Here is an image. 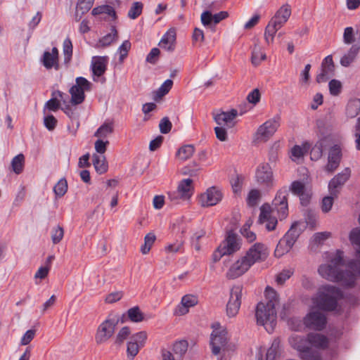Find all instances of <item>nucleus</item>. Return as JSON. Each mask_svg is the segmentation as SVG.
<instances>
[{
    "instance_id": "obj_50",
    "label": "nucleus",
    "mask_w": 360,
    "mask_h": 360,
    "mask_svg": "<svg viewBox=\"0 0 360 360\" xmlns=\"http://www.w3.org/2000/svg\"><path fill=\"white\" fill-rule=\"evenodd\" d=\"M341 156V148L339 146L335 145L332 147L329 151L328 160L331 162H337V163L340 164Z\"/></svg>"
},
{
    "instance_id": "obj_29",
    "label": "nucleus",
    "mask_w": 360,
    "mask_h": 360,
    "mask_svg": "<svg viewBox=\"0 0 360 360\" xmlns=\"http://www.w3.org/2000/svg\"><path fill=\"white\" fill-rule=\"evenodd\" d=\"M91 15H105V16L103 17L105 20H108L111 18L112 20H115L117 18L116 12L114 8L109 5H102L94 8L91 11Z\"/></svg>"
},
{
    "instance_id": "obj_31",
    "label": "nucleus",
    "mask_w": 360,
    "mask_h": 360,
    "mask_svg": "<svg viewBox=\"0 0 360 360\" xmlns=\"http://www.w3.org/2000/svg\"><path fill=\"white\" fill-rule=\"evenodd\" d=\"M90 11V0H78L75 18L76 21H79L82 18H88V12Z\"/></svg>"
},
{
    "instance_id": "obj_63",
    "label": "nucleus",
    "mask_w": 360,
    "mask_h": 360,
    "mask_svg": "<svg viewBox=\"0 0 360 360\" xmlns=\"http://www.w3.org/2000/svg\"><path fill=\"white\" fill-rule=\"evenodd\" d=\"M160 51L158 48H153L146 56V62L150 64H155L158 60Z\"/></svg>"
},
{
    "instance_id": "obj_24",
    "label": "nucleus",
    "mask_w": 360,
    "mask_h": 360,
    "mask_svg": "<svg viewBox=\"0 0 360 360\" xmlns=\"http://www.w3.org/2000/svg\"><path fill=\"white\" fill-rule=\"evenodd\" d=\"M221 245L224 254L231 255L240 249L241 243L238 236L231 231L228 233L226 240Z\"/></svg>"
},
{
    "instance_id": "obj_15",
    "label": "nucleus",
    "mask_w": 360,
    "mask_h": 360,
    "mask_svg": "<svg viewBox=\"0 0 360 360\" xmlns=\"http://www.w3.org/2000/svg\"><path fill=\"white\" fill-rule=\"evenodd\" d=\"M288 191L285 188H282L277 193L274 200L280 219H285L288 214Z\"/></svg>"
},
{
    "instance_id": "obj_11",
    "label": "nucleus",
    "mask_w": 360,
    "mask_h": 360,
    "mask_svg": "<svg viewBox=\"0 0 360 360\" xmlns=\"http://www.w3.org/2000/svg\"><path fill=\"white\" fill-rule=\"evenodd\" d=\"M109 58L108 56H94L91 58V72L94 82L103 84L106 79L104 74L107 70Z\"/></svg>"
},
{
    "instance_id": "obj_57",
    "label": "nucleus",
    "mask_w": 360,
    "mask_h": 360,
    "mask_svg": "<svg viewBox=\"0 0 360 360\" xmlns=\"http://www.w3.org/2000/svg\"><path fill=\"white\" fill-rule=\"evenodd\" d=\"M343 41L347 44H351L355 41L354 31L352 27H347L345 29Z\"/></svg>"
},
{
    "instance_id": "obj_32",
    "label": "nucleus",
    "mask_w": 360,
    "mask_h": 360,
    "mask_svg": "<svg viewBox=\"0 0 360 360\" xmlns=\"http://www.w3.org/2000/svg\"><path fill=\"white\" fill-rule=\"evenodd\" d=\"M360 51V44H355L352 46L348 52L340 59V64L344 67H348L355 60Z\"/></svg>"
},
{
    "instance_id": "obj_2",
    "label": "nucleus",
    "mask_w": 360,
    "mask_h": 360,
    "mask_svg": "<svg viewBox=\"0 0 360 360\" xmlns=\"http://www.w3.org/2000/svg\"><path fill=\"white\" fill-rule=\"evenodd\" d=\"M265 296L267 302L257 304L255 316L257 324L264 326L270 333L274 330L276 323V307L278 304V297L276 292L270 287H266Z\"/></svg>"
},
{
    "instance_id": "obj_48",
    "label": "nucleus",
    "mask_w": 360,
    "mask_h": 360,
    "mask_svg": "<svg viewBox=\"0 0 360 360\" xmlns=\"http://www.w3.org/2000/svg\"><path fill=\"white\" fill-rule=\"evenodd\" d=\"M143 4L139 1L134 2L129 11H128V17L131 19L137 18L142 13Z\"/></svg>"
},
{
    "instance_id": "obj_34",
    "label": "nucleus",
    "mask_w": 360,
    "mask_h": 360,
    "mask_svg": "<svg viewBox=\"0 0 360 360\" xmlns=\"http://www.w3.org/2000/svg\"><path fill=\"white\" fill-rule=\"evenodd\" d=\"M256 178L257 180H271L273 172L267 163H263L258 166L256 170Z\"/></svg>"
},
{
    "instance_id": "obj_40",
    "label": "nucleus",
    "mask_w": 360,
    "mask_h": 360,
    "mask_svg": "<svg viewBox=\"0 0 360 360\" xmlns=\"http://www.w3.org/2000/svg\"><path fill=\"white\" fill-rule=\"evenodd\" d=\"M63 52L64 55V63L68 65L72 56V44L69 37L66 38L63 41Z\"/></svg>"
},
{
    "instance_id": "obj_35",
    "label": "nucleus",
    "mask_w": 360,
    "mask_h": 360,
    "mask_svg": "<svg viewBox=\"0 0 360 360\" xmlns=\"http://www.w3.org/2000/svg\"><path fill=\"white\" fill-rule=\"evenodd\" d=\"M327 139L328 137L321 139L311 148L310 155L312 160H317L322 156L323 149L326 147Z\"/></svg>"
},
{
    "instance_id": "obj_47",
    "label": "nucleus",
    "mask_w": 360,
    "mask_h": 360,
    "mask_svg": "<svg viewBox=\"0 0 360 360\" xmlns=\"http://www.w3.org/2000/svg\"><path fill=\"white\" fill-rule=\"evenodd\" d=\"M188 349V342L186 340H180L174 344L173 352L181 358Z\"/></svg>"
},
{
    "instance_id": "obj_61",
    "label": "nucleus",
    "mask_w": 360,
    "mask_h": 360,
    "mask_svg": "<svg viewBox=\"0 0 360 360\" xmlns=\"http://www.w3.org/2000/svg\"><path fill=\"white\" fill-rule=\"evenodd\" d=\"M147 339V334L145 331H141L139 333H136V334L133 335L130 340L133 342H136L139 343V345L142 347L145 342Z\"/></svg>"
},
{
    "instance_id": "obj_22",
    "label": "nucleus",
    "mask_w": 360,
    "mask_h": 360,
    "mask_svg": "<svg viewBox=\"0 0 360 360\" xmlns=\"http://www.w3.org/2000/svg\"><path fill=\"white\" fill-rule=\"evenodd\" d=\"M193 181H181L178 187L176 193H169L171 200H175L179 198L184 200H188L193 193Z\"/></svg>"
},
{
    "instance_id": "obj_16",
    "label": "nucleus",
    "mask_w": 360,
    "mask_h": 360,
    "mask_svg": "<svg viewBox=\"0 0 360 360\" xmlns=\"http://www.w3.org/2000/svg\"><path fill=\"white\" fill-rule=\"evenodd\" d=\"M290 190L294 195L299 196L302 205H307L309 202L312 195L311 189L302 181H292Z\"/></svg>"
},
{
    "instance_id": "obj_56",
    "label": "nucleus",
    "mask_w": 360,
    "mask_h": 360,
    "mask_svg": "<svg viewBox=\"0 0 360 360\" xmlns=\"http://www.w3.org/2000/svg\"><path fill=\"white\" fill-rule=\"evenodd\" d=\"M280 345V340L278 339H275L271 347L268 349L266 353V360H273L276 356L278 347Z\"/></svg>"
},
{
    "instance_id": "obj_1",
    "label": "nucleus",
    "mask_w": 360,
    "mask_h": 360,
    "mask_svg": "<svg viewBox=\"0 0 360 360\" xmlns=\"http://www.w3.org/2000/svg\"><path fill=\"white\" fill-rule=\"evenodd\" d=\"M344 253L338 250L335 255L330 257V263L322 264L318 271L319 274L328 281L333 282H340L345 286L354 285L356 280V275H360V249L356 250L357 260L349 263V267L353 271H343Z\"/></svg>"
},
{
    "instance_id": "obj_19",
    "label": "nucleus",
    "mask_w": 360,
    "mask_h": 360,
    "mask_svg": "<svg viewBox=\"0 0 360 360\" xmlns=\"http://www.w3.org/2000/svg\"><path fill=\"white\" fill-rule=\"evenodd\" d=\"M251 266L243 256L231 266L226 272V277L229 279H235L243 275Z\"/></svg>"
},
{
    "instance_id": "obj_39",
    "label": "nucleus",
    "mask_w": 360,
    "mask_h": 360,
    "mask_svg": "<svg viewBox=\"0 0 360 360\" xmlns=\"http://www.w3.org/2000/svg\"><path fill=\"white\" fill-rule=\"evenodd\" d=\"M266 56L265 53L262 51L259 46L255 44L252 52L251 62L253 65L257 66L262 60H266Z\"/></svg>"
},
{
    "instance_id": "obj_13",
    "label": "nucleus",
    "mask_w": 360,
    "mask_h": 360,
    "mask_svg": "<svg viewBox=\"0 0 360 360\" xmlns=\"http://www.w3.org/2000/svg\"><path fill=\"white\" fill-rule=\"evenodd\" d=\"M269 255L267 248L262 243H256L247 251L245 258L252 266L257 262L264 261Z\"/></svg>"
},
{
    "instance_id": "obj_59",
    "label": "nucleus",
    "mask_w": 360,
    "mask_h": 360,
    "mask_svg": "<svg viewBox=\"0 0 360 360\" xmlns=\"http://www.w3.org/2000/svg\"><path fill=\"white\" fill-rule=\"evenodd\" d=\"M172 127V124L167 117H163L159 124L160 131L162 134L169 133Z\"/></svg>"
},
{
    "instance_id": "obj_58",
    "label": "nucleus",
    "mask_w": 360,
    "mask_h": 360,
    "mask_svg": "<svg viewBox=\"0 0 360 360\" xmlns=\"http://www.w3.org/2000/svg\"><path fill=\"white\" fill-rule=\"evenodd\" d=\"M328 86H329L330 93L333 96H338L340 93L341 89H342V84L340 81H338L337 79H332L330 81Z\"/></svg>"
},
{
    "instance_id": "obj_53",
    "label": "nucleus",
    "mask_w": 360,
    "mask_h": 360,
    "mask_svg": "<svg viewBox=\"0 0 360 360\" xmlns=\"http://www.w3.org/2000/svg\"><path fill=\"white\" fill-rule=\"evenodd\" d=\"M64 236L63 229L58 226L54 227L51 231V240L54 244H58L63 239Z\"/></svg>"
},
{
    "instance_id": "obj_18",
    "label": "nucleus",
    "mask_w": 360,
    "mask_h": 360,
    "mask_svg": "<svg viewBox=\"0 0 360 360\" xmlns=\"http://www.w3.org/2000/svg\"><path fill=\"white\" fill-rule=\"evenodd\" d=\"M222 194L216 187H211L200 196V203L202 207H210L217 205L221 201Z\"/></svg>"
},
{
    "instance_id": "obj_14",
    "label": "nucleus",
    "mask_w": 360,
    "mask_h": 360,
    "mask_svg": "<svg viewBox=\"0 0 360 360\" xmlns=\"http://www.w3.org/2000/svg\"><path fill=\"white\" fill-rule=\"evenodd\" d=\"M327 321L325 314L320 311H312L309 313L304 319V325L313 330H321L326 325Z\"/></svg>"
},
{
    "instance_id": "obj_55",
    "label": "nucleus",
    "mask_w": 360,
    "mask_h": 360,
    "mask_svg": "<svg viewBox=\"0 0 360 360\" xmlns=\"http://www.w3.org/2000/svg\"><path fill=\"white\" fill-rule=\"evenodd\" d=\"M52 95L57 96L59 97L60 100L63 101V104L65 105V108L63 109L64 112L70 116L69 112L71 110V109L69 105H68V103H70L69 101L68 95L60 91L53 92Z\"/></svg>"
},
{
    "instance_id": "obj_12",
    "label": "nucleus",
    "mask_w": 360,
    "mask_h": 360,
    "mask_svg": "<svg viewBox=\"0 0 360 360\" xmlns=\"http://www.w3.org/2000/svg\"><path fill=\"white\" fill-rule=\"evenodd\" d=\"M243 286L233 285L230 290V297L226 304V313L229 317H233L238 313L241 304Z\"/></svg>"
},
{
    "instance_id": "obj_8",
    "label": "nucleus",
    "mask_w": 360,
    "mask_h": 360,
    "mask_svg": "<svg viewBox=\"0 0 360 360\" xmlns=\"http://www.w3.org/2000/svg\"><path fill=\"white\" fill-rule=\"evenodd\" d=\"M75 82V84L69 91L71 95L70 102L72 105L82 103L85 98L84 91L90 87V82L84 77H77Z\"/></svg>"
},
{
    "instance_id": "obj_10",
    "label": "nucleus",
    "mask_w": 360,
    "mask_h": 360,
    "mask_svg": "<svg viewBox=\"0 0 360 360\" xmlns=\"http://www.w3.org/2000/svg\"><path fill=\"white\" fill-rule=\"evenodd\" d=\"M210 345L214 355L222 353L224 355L228 350V338L225 330H214L211 334Z\"/></svg>"
},
{
    "instance_id": "obj_37",
    "label": "nucleus",
    "mask_w": 360,
    "mask_h": 360,
    "mask_svg": "<svg viewBox=\"0 0 360 360\" xmlns=\"http://www.w3.org/2000/svg\"><path fill=\"white\" fill-rule=\"evenodd\" d=\"M281 28V27L269 20L264 30V39L267 44H270L274 42V37L277 31Z\"/></svg>"
},
{
    "instance_id": "obj_44",
    "label": "nucleus",
    "mask_w": 360,
    "mask_h": 360,
    "mask_svg": "<svg viewBox=\"0 0 360 360\" xmlns=\"http://www.w3.org/2000/svg\"><path fill=\"white\" fill-rule=\"evenodd\" d=\"M156 237L154 233H148L144 238V244L141 247V252L146 255L149 252L151 247L155 243Z\"/></svg>"
},
{
    "instance_id": "obj_51",
    "label": "nucleus",
    "mask_w": 360,
    "mask_h": 360,
    "mask_svg": "<svg viewBox=\"0 0 360 360\" xmlns=\"http://www.w3.org/2000/svg\"><path fill=\"white\" fill-rule=\"evenodd\" d=\"M260 199V192L259 190L252 189L249 192L247 198V203L250 207H254L257 205Z\"/></svg>"
},
{
    "instance_id": "obj_38",
    "label": "nucleus",
    "mask_w": 360,
    "mask_h": 360,
    "mask_svg": "<svg viewBox=\"0 0 360 360\" xmlns=\"http://www.w3.org/2000/svg\"><path fill=\"white\" fill-rule=\"evenodd\" d=\"M111 32L105 34L98 41L97 47H105L110 45L117 38V31L115 26L111 27Z\"/></svg>"
},
{
    "instance_id": "obj_33",
    "label": "nucleus",
    "mask_w": 360,
    "mask_h": 360,
    "mask_svg": "<svg viewBox=\"0 0 360 360\" xmlns=\"http://www.w3.org/2000/svg\"><path fill=\"white\" fill-rule=\"evenodd\" d=\"M113 132L112 123H103L94 133V136L99 140L108 141V136Z\"/></svg>"
},
{
    "instance_id": "obj_27",
    "label": "nucleus",
    "mask_w": 360,
    "mask_h": 360,
    "mask_svg": "<svg viewBox=\"0 0 360 360\" xmlns=\"http://www.w3.org/2000/svg\"><path fill=\"white\" fill-rule=\"evenodd\" d=\"M198 302V297L193 295H186L181 298V305L178 306L175 314L182 316L188 312L190 307L195 306Z\"/></svg>"
},
{
    "instance_id": "obj_43",
    "label": "nucleus",
    "mask_w": 360,
    "mask_h": 360,
    "mask_svg": "<svg viewBox=\"0 0 360 360\" xmlns=\"http://www.w3.org/2000/svg\"><path fill=\"white\" fill-rule=\"evenodd\" d=\"M24 162L25 157L22 154L15 156L11 161L13 171L16 174L21 173L24 167Z\"/></svg>"
},
{
    "instance_id": "obj_28",
    "label": "nucleus",
    "mask_w": 360,
    "mask_h": 360,
    "mask_svg": "<svg viewBox=\"0 0 360 360\" xmlns=\"http://www.w3.org/2000/svg\"><path fill=\"white\" fill-rule=\"evenodd\" d=\"M176 41V30L174 28H170L162 37L160 41V46L167 51L174 49Z\"/></svg>"
},
{
    "instance_id": "obj_42",
    "label": "nucleus",
    "mask_w": 360,
    "mask_h": 360,
    "mask_svg": "<svg viewBox=\"0 0 360 360\" xmlns=\"http://www.w3.org/2000/svg\"><path fill=\"white\" fill-rule=\"evenodd\" d=\"M128 319L135 323L141 322L143 320V314L139 307H134L127 310Z\"/></svg>"
},
{
    "instance_id": "obj_49",
    "label": "nucleus",
    "mask_w": 360,
    "mask_h": 360,
    "mask_svg": "<svg viewBox=\"0 0 360 360\" xmlns=\"http://www.w3.org/2000/svg\"><path fill=\"white\" fill-rule=\"evenodd\" d=\"M140 348L141 347L139 345L138 342H133L132 340H130L127 342V357L130 359H133L139 353Z\"/></svg>"
},
{
    "instance_id": "obj_52",
    "label": "nucleus",
    "mask_w": 360,
    "mask_h": 360,
    "mask_svg": "<svg viewBox=\"0 0 360 360\" xmlns=\"http://www.w3.org/2000/svg\"><path fill=\"white\" fill-rule=\"evenodd\" d=\"M131 49V43L129 40H125L122 42L120 46L118 49V51L120 53V58L119 60L120 63H122L124 58L127 56L128 52Z\"/></svg>"
},
{
    "instance_id": "obj_3",
    "label": "nucleus",
    "mask_w": 360,
    "mask_h": 360,
    "mask_svg": "<svg viewBox=\"0 0 360 360\" xmlns=\"http://www.w3.org/2000/svg\"><path fill=\"white\" fill-rule=\"evenodd\" d=\"M342 297V291L338 288L325 285L319 288L313 303L320 309L330 311L337 308L338 302Z\"/></svg>"
},
{
    "instance_id": "obj_60",
    "label": "nucleus",
    "mask_w": 360,
    "mask_h": 360,
    "mask_svg": "<svg viewBox=\"0 0 360 360\" xmlns=\"http://www.w3.org/2000/svg\"><path fill=\"white\" fill-rule=\"evenodd\" d=\"M57 122V120L52 115H46L44 118V124L49 131H53L56 128Z\"/></svg>"
},
{
    "instance_id": "obj_45",
    "label": "nucleus",
    "mask_w": 360,
    "mask_h": 360,
    "mask_svg": "<svg viewBox=\"0 0 360 360\" xmlns=\"http://www.w3.org/2000/svg\"><path fill=\"white\" fill-rule=\"evenodd\" d=\"M131 330L128 326L122 328L116 335L115 344L118 346L122 345L124 340L129 336Z\"/></svg>"
},
{
    "instance_id": "obj_9",
    "label": "nucleus",
    "mask_w": 360,
    "mask_h": 360,
    "mask_svg": "<svg viewBox=\"0 0 360 360\" xmlns=\"http://www.w3.org/2000/svg\"><path fill=\"white\" fill-rule=\"evenodd\" d=\"M119 321V317L116 316L108 318L104 321L98 328L95 337L96 342L103 343L107 341L113 335Z\"/></svg>"
},
{
    "instance_id": "obj_20",
    "label": "nucleus",
    "mask_w": 360,
    "mask_h": 360,
    "mask_svg": "<svg viewBox=\"0 0 360 360\" xmlns=\"http://www.w3.org/2000/svg\"><path fill=\"white\" fill-rule=\"evenodd\" d=\"M271 213V208L269 205L264 204L262 205L258 222L262 224L265 223L266 229L268 231L274 230L278 223L276 218L272 217Z\"/></svg>"
},
{
    "instance_id": "obj_7",
    "label": "nucleus",
    "mask_w": 360,
    "mask_h": 360,
    "mask_svg": "<svg viewBox=\"0 0 360 360\" xmlns=\"http://www.w3.org/2000/svg\"><path fill=\"white\" fill-rule=\"evenodd\" d=\"M281 117L279 115L274 116L272 119L266 121L260 125L255 135L256 141H267L276 133L280 127Z\"/></svg>"
},
{
    "instance_id": "obj_4",
    "label": "nucleus",
    "mask_w": 360,
    "mask_h": 360,
    "mask_svg": "<svg viewBox=\"0 0 360 360\" xmlns=\"http://www.w3.org/2000/svg\"><path fill=\"white\" fill-rule=\"evenodd\" d=\"M289 343L299 352L300 357L302 360H321L320 353L310 347L308 337L293 335L290 337Z\"/></svg>"
},
{
    "instance_id": "obj_17",
    "label": "nucleus",
    "mask_w": 360,
    "mask_h": 360,
    "mask_svg": "<svg viewBox=\"0 0 360 360\" xmlns=\"http://www.w3.org/2000/svg\"><path fill=\"white\" fill-rule=\"evenodd\" d=\"M343 183L344 181H329L328 189L330 195L324 197L321 202V210L323 212H328L331 210L333 205V198L339 193Z\"/></svg>"
},
{
    "instance_id": "obj_6",
    "label": "nucleus",
    "mask_w": 360,
    "mask_h": 360,
    "mask_svg": "<svg viewBox=\"0 0 360 360\" xmlns=\"http://www.w3.org/2000/svg\"><path fill=\"white\" fill-rule=\"evenodd\" d=\"M110 145L109 141H103L97 139L94 142V149L96 153L93 155V165L95 170L98 174H103L108 169V163L105 153L108 146Z\"/></svg>"
},
{
    "instance_id": "obj_25",
    "label": "nucleus",
    "mask_w": 360,
    "mask_h": 360,
    "mask_svg": "<svg viewBox=\"0 0 360 360\" xmlns=\"http://www.w3.org/2000/svg\"><path fill=\"white\" fill-rule=\"evenodd\" d=\"M58 50L56 47H53L51 52L44 51L41 62L43 65L47 69L50 70L54 68L55 70H59V59H58Z\"/></svg>"
},
{
    "instance_id": "obj_30",
    "label": "nucleus",
    "mask_w": 360,
    "mask_h": 360,
    "mask_svg": "<svg viewBox=\"0 0 360 360\" xmlns=\"http://www.w3.org/2000/svg\"><path fill=\"white\" fill-rule=\"evenodd\" d=\"M308 340L309 346H314L317 348L325 349L328 345V338L319 333L308 334Z\"/></svg>"
},
{
    "instance_id": "obj_5",
    "label": "nucleus",
    "mask_w": 360,
    "mask_h": 360,
    "mask_svg": "<svg viewBox=\"0 0 360 360\" xmlns=\"http://www.w3.org/2000/svg\"><path fill=\"white\" fill-rule=\"evenodd\" d=\"M300 234V231L297 228V223L293 224L288 231L278 241L274 251L275 256L281 257L290 252Z\"/></svg>"
},
{
    "instance_id": "obj_26",
    "label": "nucleus",
    "mask_w": 360,
    "mask_h": 360,
    "mask_svg": "<svg viewBox=\"0 0 360 360\" xmlns=\"http://www.w3.org/2000/svg\"><path fill=\"white\" fill-rule=\"evenodd\" d=\"M291 15V8L288 4L283 5L270 20L274 24L283 27Z\"/></svg>"
},
{
    "instance_id": "obj_64",
    "label": "nucleus",
    "mask_w": 360,
    "mask_h": 360,
    "mask_svg": "<svg viewBox=\"0 0 360 360\" xmlns=\"http://www.w3.org/2000/svg\"><path fill=\"white\" fill-rule=\"evenodd\" d=\"M349 240L352 245L360 247V229L356 228L351 231L349 233Z\"/></svg>"
},
{
    "instance_id": "obj_54",
    "label": "nucleus",
    "mask_w": 360,
    "mask_h": 360,
    "mask_svg": "<svg viewBox=\"0 0 360 360\" xmlns=\"http://www.w3.org/2000/svg\"><path fill=\"white\" fill-rule=\"evenodd\" d=\"M68 191V181H58L53 187V191L57 197H61Z\"/></svg>"
},
{
    "instance_id": "obj_36",
    "label": "nucleus",
    "mask_w": 360,
    "mask_h": 360,
    "mask_svg": "<svg viewBox=\"0 0 360 360\" xmlns=\"http://www.w3.org/2000/svg\"><path fill=\"white\" fill-rule=\"evenodd\" d=\"M310 148V145L308 143H304L302 146H295L291 149V159L292 161H298L302 159L304 154L307 153Z\"/></svg>"
},
{
    "instance_id": "obj_21",
    "label": "nucleus",
    "mask_w": 360,
    "mask_h": 360,
    "mask_svg": "<svg viewBox=\"0 0 360 360\" xmlns=\"http://www.w3.org/2000/svg\"><path fill=\"white\" fill-rule=\"evenodd\" d=\"M335 72V65L333 61L332 56H326L321 63V72L316 76V82L322 83L326 82L330 77L333 76Z\"/></svg>"
},
{
    "instance_id": "obj_46",
    "label": "nucleus",
    "mask_w": 360,
    "mask_h": 360,
    "mask_svg": "<svg viewBox=\"0 0 360 360\" xmlns=\"http://www.w3.org/2000/svg\"><path fill=\"white\" fill-rule=\"evenodd\" d=\"M359 105L358 101H351L348 103L346 108V113L349 117L353 118L359 112Z\"/></svg>"
},
{
    "instance_id": "obj_41",
    "label": "nucleus",
    "mask_w": 360,
    "mask_h": 360,
    "mask_svg": "<svg viewBox=\"0 0 360 360\" xmlns=\"http://www.w3.org/2000/svg\"><path fill=\"white\" fill-rule=\"evenodd\" d=\"M194 151L193 145H186L179 149L176 155L180 160H186L193 155Z\"/></svg>"
},
{
    "instance_id": "obj_62",
    "label": "nucleus",
    "mask_w": 360,
    "mask_h": 360,
    "mask_svg": "<svg viewBox=\"0 0 360 360\" xmlns=\"http://www.w3.org/2000/svg\"><path fill=\"white\" fill-rule=\"evenodd\" d=\"M172 85H173V81L172 79H167L158 89V95L159 96H165L172 89Z\"/></svg>"
},
{
    "instance_id": "obj_23",
    "label": "nucleus",
    "mask_w": 360,
    "mask_h": 360,
    "mask_svg": "<svg viewBox=\"0 0 360 360\" xmlns=\"http://www.w3.org/2000/svg\"><path fill=\"white\" fill-rule=\"evenodd\" d=\"M237 115V110L236 109H232L227 112L219 111L213 112V117L217 124H224L229 127H233L235 125V123L233 121L236 117Z\"/></svg>"
}]
</instances>
